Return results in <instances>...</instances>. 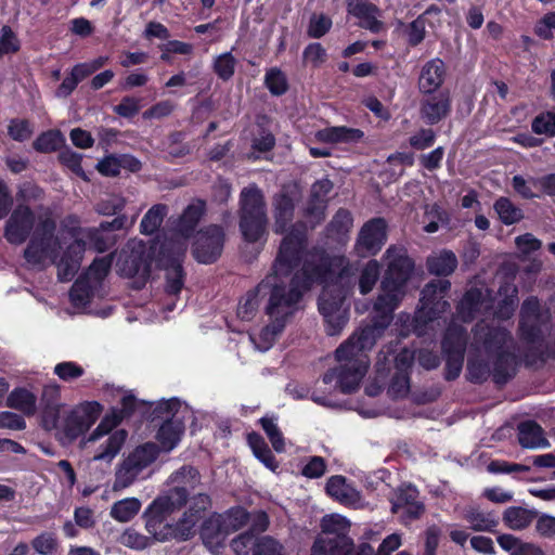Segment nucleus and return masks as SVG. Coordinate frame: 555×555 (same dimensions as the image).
I'll use <instances>...</instances> for the list:
<instances>
[{
    "mask_svg": "<svg viewBox=\"0 0 555 555\" xmlns=\"http://www.w3.org/2000/svg\"><path fill=\"white\" fill-rule=\"evenodd\" d=\"M357 267L345 256L306 253V234L293 230L282 241L271 272L258 285V294H268L266 313L270 323L249 340L261 352L269 350L283 332L287 321L300 309L302 294L314 283L323 285L318 308L326 333L338 335L349 321L345 304L356 286Z\"/></svg>",
    "mask_w": 555,
    "mask_h": 555,
    "instance_id": "obj_1",
    "label": "nucleus"
},
{
    "mask_svg": "<svg viewBox=\"0 0 555 555\" xmlns=\"http://www.w3.org/2000/svg\"><path fill=\"white\" fill-rule=\"evenodd\" d=\"M387 269L380 284V294L373 307V323L358 330L335 351L337 366L323 375V383L332 385L343 393L358 389L367 372L370 360L366 354L377 338L389 325L392 312L405 296L406 282L414 263L403 246L391 245L384 255Z\"/></svg>",
    "mask_w": 555,
    "mask_h": 555,
    "instance_id": "obj_2",
    "label": "nucleus"
},
{
    "mask_svg": "<svg viewBox=\"0 0 555 555\" xmlns=\"http://www.w3.org/2000/svg\"><path fill=\"white\" fill-rule=\"evenodd\" d=\"M79 223L75 216H68L63 224L70 227L65 231L56 232V222L51 217L39 218L24 249L26 263L38 270L50 266L57 268L60 281H70L80 268L85 253V244L76 233Z\"/></svg>",
    "mask_w": 555,
    "mask_h": 555,
    "instance_id": "obj_3",
    "label": "nucleus"
},
{
    "mask_svg": "<svg viewBox=\"0 0 555 555\" xmlns=\"http://www.w3.org/2000/svg\"><path fill=\"white\" fill-rule=\"evenodd\" d=\"M516 348L505 328L489 325L485 320L474 331L468 349L467 372L473 383H481L491 374L496 384L505 383L515 371Z\"/></svg>",
    "mask_w": 555,
    "mask_h": 555,
    "instance_id": "obj_4",
    "label": "nucleus"
},
{
    "mask_svg": "<svg viewBox=\"0 0 555 555\" xmlns=\"http://www.w3.org/2000/svg\"><path fill=\"white\" fill-rule=\"evenodd\" d=\"M188 500L182 492H177L169 487L168 490L159 494L145 509V528L158 541H166L171 537L180 540H186L191 537L192 530L198 517L189 508L182 518L175 525H170L167 518L180 511Z\"/></svg>",
    "mask_w": 555,
    "mask_h": 555,
    "instance_id": "obj_5",
    "label": "nucleus"
},
{
    "mask_svg": "<svg viewBox=\"0 0 555 555\" xmlns=\"http://www.w3.org/2000/svg\"><path fill=\"white\" fill-rule=\"evenodd\" d=\"M518 289L513 282H505L499 288L500 300L494 309L493 299L490 291L481 285L468 289L457 306V319L468 322L488 310H493V317L498 321H505L512 318L517 301Z\"/></svg>",
    "mask_w": 555,
    "mask_h": 555,
    "instance_id": "obj_6",
    "label": "nucleus"
},
{
    "mask_svg": "<svg viewBox=\"0 0 555 555\" xmlns=\"http://www.w3.org/2000/svg\"><path fill=\"white\" fill-rule=\"evenodd\" d=\"M120 423V413L111 411L90 435L81 440V448L91 454V462H99L106 467L111 466L128 438V433L125 429H116Z\"/></svg>",
    "mask_w": 555,
    "mask_h": 555,
    "instance_id": "obj_7",
    "label": "nucleus"
},
{
    "mask_svg": "<svg viewBox=\"0 0 555 555\" xmlns=\"http://www.w3.org/2000/svg\"><path fill=\"white\" fill-rule=\"evenodd\" d=\"M153 414L164 420L157 430L156 439L162 450L166 452H170L179 444L184 433V422L195 417L192 408L178 398L159 400L155 404Z\"/></svg>",
    "mask_w": 555,
    "mask_h": 555,
    "instance_id": "obj_8",
    "label": "nucleus"
},
{
    "mask_svg": "<svg viewBox=\"0 0 555 555\" xmlns=\"http://www.w3.org/2000/svg\"><path fill=\"white\" fill-rule=\"evenodd\" d=\"M414 358V351L408 348H403L396 354L391 347L379 352L376 362L377 376L389 379L387 393L391 398H404L409 393L410 370Z\"/></svg>",
    "mask_w": 555,
    "mask_h": 555,
    "instance_id": "obj_9",
    "label": "nucleus"
},
{
    "mask_svg": "<svg viewBox=\"0 0 555 555\" xmlns=\"http://www.w3.org/2000/svg\"><path fill=\"white\" fill-rule=\"evenodd\" d=\"M240 229L247 242L266 235L267 214L262 192L256 185L244 188L240 195Z\"/></svg>",
    "mask_w": 555,
    "mask_h": 555,
    "instance_id": "obj_10",
    "label": "nucleus"
},
{
    "mask_svg": "<svg viewBox=\"0 0 555 555\" xmlns=\"http://www.w3.org/2000/svg\"><path fill=\"white\" fill-rule=\"evenodd\" d=\"M321 528L323 535L315 539L311 555H349L353 543L348 537L350 521L339 515L332 514L322 518Z\"/></svg>",
    "mask_w": 555,
    "mask_h": 555,
    "instance_id": "obj_11",
    "label": "nucleus"
},
{
    "mask_svg": "<svg viewBox=\"0 0 555 555\" xmlns=\"http://www.w3.org/2000/svg\"><path fill=\"white\" fill-rule=\"evenodd\" d=\"M451 283L447 280H436L428 283L422 291L421 307L413 319V331L418 335L426 334V327H434L440 314L450 308L446 300Z\"/></svg>",
    "mask_w": 555,
    "mask_h": 555,
    "instance_id": "obj_12",
    "label": "nucleus"
},
{
    "mask_svg": "<svg viewBox=\"0 0 555 555\" xmlns=\"http://www.w3.org/2000/svg\"><path fill=\"white\" fill-rule=\"evenodd\" d=\"M150 263L151 255L146 244L131 240L117 255L116 268L120 275L134 279L135 288H141L150 276Z\"/></svg>",
    "mask_w": 555,
    "mask_h": 555,
    "instance_id": "obj_13",
    "label": "nucleus"
},
{
    "mask_svg": "<svg viewBox=\"0 0 555 555\" xmlns=\"http://www.w3.org/2000/svg\"><path fill=\"white\" fill-rule=\"evenodd\" d=\"M111 266V256L96 258L86 273L74 283L69 292V298L75 308L85 309L91 299L99 294Z\"/></svg>",
    "mask_w": 555,
    "mask_h": 555,
    "instance_id": "obj_14",
    "label": "nucleus"
},
{
    "mask_svg": "<svg viewBox=\"0 0 555 555\" xmlns=\"http://www.w3.org/2000/svg\"><path fill=\"white\" fill-rule=\"evenodd\" d=\"M102 411L103 406L96 401H85L70 409L55 425L63 443H70L85 434Z\"/></svg>",
    "mask_w": 555,
    "mask_h": 555,
    "instance_id": "obj_15",
    "label": "nucleus"
},
{
    "mask_svg": "<svg viewBox=\"0 0 555 555\" xmlns=\"http://www.w3.org/2000/svg\"><path fill=\"white\" fill-rule=\"evenodd\" d=\"M157 456L158 448L155 443L147 442L137 447L117 467L113 489L117 491L131 486Z\"/></svg>",
    "mask_w": 555,
    "mask_h": 555,
    "instance_id": "obj_16",
    "label": "nucleus"
},
{
    "mask_svg": "<svg viewBox=\"0 0 555 555\" xmlns=\"http://www.w3.org/2000/svg\"><path fill=\"white\" fill-rule=\"evenodd\" d=\"M551 314L540 308L537 297H529L521 306L519 331L527 343L540 341L550 331Z\"/></svg>",
    "mask_w": 555,
    "mask_h": 555,
    "instance_id": "obj_17",
    "label": "nucleus"
},
{
    "mask_svg": "<svg viewBox=\"0 0 555 555\" xmlns=\"http://www.w3.org/2000/svg\"><path fill=\"white\" fill-rule=\"evenodd\" d=\"M466 334L462 325L452 322L442 339V351L447 358V379L456 378L463 366Z\"/></svg>",
    "mask_w": 555,
    "mask_h": 555,
    "instance_id": "obj_18",
    "label": "nucleus"
},
{
    "mask_svg": "<svg viewBox=\"0 0 555 555\" xmlns=\"http://www.w3.org/2000/svg\"><path fill=\"white\" fill-rule=\"evenodd\" d=\"M37 227L34 211L26 205H17L4 225V238L12 245H22L30 238Z\"/></svg>",
    "mask_w": 555,
    "mask_h": 555,
    "instance_id": "obj_19",
    "label": "nucleus"
},
{
    "mask_svg": "<svg viewBox=\"0 0 555 555\" xmlns=\"http://www.w3.org/2000/svg\"><path fill=\"white\" fill-rule=\"evenodd\" d=\"M387 241V222L383 218H373L365 222L356 241L354 250L359 257L375 256Z\"/></svg>",
    "mask_w": 555,
    "mask_h": 555,
    "instance_id": "obj_20",
    "label": "nucleus"
},
{
    "mask_svg": "<svg viewBox=\"0 0 555 555\" xmlns=\"http://www.w3.org/2000/svg\"><path fill=\"white\" fill-rule=\"evenodd\" d=\"M224 232L219 225H209L201 230L194 243L193 254L198 262L211 263L221 255Z\"/></svg>",
    "mask_w": 555,
    "mask_h": 555,
    "instance_id": "obj_21",
    "label": "nucleus"
},
{
    "mask_svg": "<svg viewBox=\"0 0 555 555\" xmlns=\"http://www.w3.org/2000/svg\"><path fill=\"white\" fill-rule=\"evenodd\" d=\"M391 512L403 524L420 518L424 512V505L420 501L417 489L412 485L399 487L391 498Z\"/></svg>",
    "mask_w": 555,
    "mask_h": 555,
    "instance_id": "obj_22",
    "label": "nucleus"
},
{
    "mask_svg": "<svg viewBox=\"0 0 555 555\" xmlns=\"http://www.w3.org/2000/svg\"><path fill=\"white\" fill-rule=\"evenodd\" d=\"M348 14L358 20V26L373 34L384 30L385 25L382 17V11L367 0H348Z\"/></svg>",
    "mask_w": 555,
    "mask_h": 555,
    "instance_id": "obj_23",
    "label": "nucleus"
},
{
    "mask_svg": "<svg viewBox=\"0 0 555 555\" xmlns=\"http://www.w3.org/2000/svg\"><path fill=\"white\" fill-rule=\"evenodd\" d=\"M332 189L333 183L328 179H321L313 183L306 208V218L311 229L324 220L328 194Z\"/></svg>",
    "mask_w": 555,
    "mask_h": 555,
    "instance_id": "obj_24",
    "label": "nucleus"
},
{
    "mask_svg": "<svg viewBox=\"0 0 555 555\" xmlns=\"http://www.w3.org/2000/svg\"><path fill=\"white\" fill-rule=\"evenodd\" d=\"M125 217H117L112 222H103L99 228L81 230L76 225V233L81 242L88 238L89 245L96 251H104L114 243V237L108 233L111 230H119L124 227Z\"/></svg>",
    "mask_w": 555,
    "mask_h": 555,
    "instance_id": "obj_25",
    "label": "nucleus"
},
{
    "mask_svg": "<svg viewBox=\"0 0 555 555\" xmlns=\"http://www.w3.org/2000/svg\"><path fill=\"white\" fill-rule=\"evenodd\" d=\"M326 493L339 503L351 506H361V495L343 476H332L326 482Z\"/></svg>",
    "mask_w": 555,
    "mask_h": 555,
    "instance_id": "obj_26",
    "label": "nucleus"
},
{
    "mask_svg": "<svg viewBox=\"0 0 555 555\" xmlns=\"http://www.w3.org/2000/svg\"><path fill=\"white\" fill-rule=\"evenodd\" d=\"M363 131L346 126L326 127L314 132L318 142L330 144H354L363 138Z\"/></svg>",
    "mask_w": 555,
    "mask_h": 555,
    "instance_id": "obj_27",
    "label": "nucleus"
},
{
    "mask_svg": "<svg viewBox=\"0 0 555 555\" xmlns=\"http://www.w3.org/2000/svg\"><path fill=\"white\" fill-rule=\"evenodd\" d=\"M451 109V99L447 91L428 98L422 103L421 115L425 122L435 125L448 116Z\"/></svg>",
    "mask_w": 555,
    "mask_h": 555,
    "instance_id": "obj_28",
    "label": "nucleus"
},
{
    "mask_svg": "<svg viewBox=\"0 0 555 555\" xmlns=\"http://www.w3.org/2000/svg\"><path fill=\"white\" fill-rule=\"evenodd\" d=\"M446 77V65L440 59H433L424 64L418 78L420 90L431 93L440 88Z\"/></svg>",
    "mask_w": 555,
    "mask_h": 555,
    "instance_id": "obj_29",
    "label": "nucleus"
},
{
    "mask_svg": "<svg viewBox=\"0 0 555 555\" xmlns=\"http://www.w3.org/2000/svg\"><path fill=\"white\" fill-rule=\"evenodd\" d=\"M201 483V477L192 466H183L168 478L167 485L177 492H182L185 499H189L191 492L195 491Z\"/></svg>",
    "mask_w": 555,
    "mask_h": 555,
    "instance_id": "obj_30",
    "label": "nucleus"
},
{
    "mask_svg": "<svg viewBox=\"0 0 555 555\" xmlns=\"http://www.w3.org/2000/svg\"><path fill=\"white\" fill-rule=\"evenodd\" d=\"M249 520V514L243 507H233L229 509L221 518L219 532L216 535V544L219 545L224 540L225 534L243 528Z\"/></svg>",
    "mask_w": 555,
    "mask_h": 555,
    "instance_id": "obj_31",
    "label": "nucleus"
},
{
    "mask_svg": "<svg viewBox=\"0 0 555 555\" xmlns=\"http://www.w3.org/2000/svg\"><path fill=\"white\" fill-rule=\"evenodd\" d=\"M496 540L500 547L509 555H545L538 544L526 542L509 533L500 534Z\"/></svg>",
    "mask_w": 555,
    "mask_h": 555,
    "instance_id": "obj_32",
    "label": "nucleus"
},
{
    "mask_svg": "<svg viewBox=\"0 0 555 555\" xmlns=\"http://www.w3.org/2000/svg\"><path fill=\"white\" fill-rule=\"evenodd\" d=\"M7 405L31 416L37 411V396L25 387L14 388L7 397Z\"/></svg>",
    "mask_w": 555,
    "mask_h": 555,
    "instance_id": "obj_33",
    "label": "nucleus"
},
{
    "mask_svg": "<svg viewBox=\"0 0 555 555\" xmlns=\"http://www.w3.org/2000/svg\"><path fill=\"white\" fill-rule=\"evenodd\" d=\"M205 211L203 201H193L183 211L177 224L178 233L183 237H190Z\"/></svg>",
    "mask_w": 555,
    "mask_h": 555,
    "instance_id": "obj_34",
    "label": "nucleus"
},
{
    "mask_svg": "<svg viewBox=\"0 0 555 555\" xmlns=\"http://www.w3.org/2000/svg\"><path fill=\"white\" fill-rule=\"evenodd\" d=\"M519 443L527 449H539L548 447L543 429L533 421H527L518 426Z\"/></svg>",
    "mask_w": 555,
    "mask_h": 555,
    "instance_id": "obj_35",
    "label": "nucleus"
},
{
    "mask_svg": "<svg viewBox=\"0 0 555 555\" xmlns=\"http://www.w3.org/2000/svg\"><path fill=\"white\" fill-rule=\"evenodd\" d=\"M295 198L281 192L274 198L275 232L283 233L293 219Z\"/></svg>",
    "mask_w": 555,
    "mask_h": 555,
    "instance_id": "obj_36",
    "label": "nucleus"
},
{
    "mask_svg": "<svg viewBox=\"0 0 555 555\" xmlns=\"http://www.w3.org/2000/svg\"><path fill=\"white\" fill-rule=\"evenodd\" d=\"M457 267L455 254L448 249L434 253L427 258V269L431 274L441 276L451 274Z\"/></svg>",
    "mask_w": 555,
    "mask_h": 555,
    "instance_id": "obj_37",
    "label": "nucleus"
},
{
    "mask_svg": "<svg viewBox=\"0 0 555 555\" xmlns=\"http://www.w3.org/2000/svg\"><path fill=\"white\" fill-rule=\"evenodd\" d=\"M535 513L520 506H511L503 514L504 525L515 531L524 530L534 520Z\"/></svg>",
    "mask_w": 555,
    "mask_h": 555,
    "instance_id": "obj_38",
    "label": "nucleus"
},
{
    "mask_svg": "<svg viewBox=\"0 0 555 555\" xmlns=\"http://www.w3.org/2000/svg\"><path fill=\"white\" fill-rule=\"evenodd\" d=\"M142 503L137 498H126L115 502L109 515L118 522H128L132 520L140 512Z\"/></svg>",
    "mask_w": 555,
    "mask_h": 555,
    "instance_id": "obj_39",
    "label": "nucleus"
},
{
    "mask_svg": "<svg viewBox=\"0 0 555 555\" xmlns=\"http://www.w3.org/2000/svg\"><path fill=\"white\" fill-rule=\"evenodd\" d=\"M464 518L475 531H491L498 525L494 514L482 512L473 506L465 511Z\"/></svg>",
    "mask_w": 555,
    "mask_h": 555,
    "instance_id": "obj_40",
    "label": "nucleus"
},
{
    "mask_svg": "<svg viewBox=\"0 0 555 555\" xmlns=\"http://www.w3.org/2000/svg\"><path fill=\"white\" fill-rule=\"evenodd\" d=\"M352 216L346 209H339L327 225V235L339 242L344 241L352 227Z\"/></svg>",
    "mask_w": 555,
    "mask_h": 555,
    "instance_id": "obj_41",
    "label": "nucleus"
},
{
    "mask_svg": "<svg viewBox=\"0 0 555 555\" xmlns=\"http://www.w3.org/2000/svg\"><path fill=\"white\" fill-rule=\"evenodd\" d=\"M493 208L499 216V219L506 225H512L519 222L524 215L522 210L517 207L509 198L500 197L494 202Z\"/></svg>",
    "mask_w": 555,
    "mask_h": 555,
    "instance_id": "obj_42",
    "label": "nucleus"
},
{
    "mask_svg": "<svg viewBox=\"0 0 555 555\" xmlns=\"http://www.w3.org/2000/svg\"><path fill=\"white\" fill-rule=\"evenodd\" d=\"M167 215V207L162 204L152 206L140 223V231L143 234L150 235L158 230L165 216Z\"/></svg>",
    "mask_w": 555,
    "mask_h": 555,
    "instance_id": "obj_43",
    "label": "nucleus"
},
{
    "mask_svg": "<svg viewBox=\"0 0 555 555\" xmlns=\"http://www.w3.org/2000/svg\"><path fill=\"white\" fill-rule=\"evenodd\" d=\"M380 266L377 260L367 261L360 271L359 291L362 295L369 294L375 286L379 276Z\"/></svg>",
    "mask_w": 555,
    "mask_h": 555,
    "instance_id": "obj_44",
    "label": "nucleus"
},
{
    "mask_svg": "<svg viewBox=\"0 0 555 555\" xmlns=\"http://www.w3.org/2000/svg\"><path fill=\"white\" fill-rule=\"evenodd\" d=\"M260 424L264 430L268 439L270 440L272 448L278 452L282 453L285 451V439L281 429L278 426V420L274 416H264L260 418Z\"/></svg>",
    "mask_w": 555,
    "mask_h": 555,
    "instance_id": "obj_45",
    "label": "nucleus"
},
{
    "mask_svg": "<svg viewBox=\"0 0 555 555\" xmlns=\"http://www.w3.org/2000/svg\"><path fill=\"white\" fill-rule=\"evenodd\" d=\"M65 139L59 130H48L34 142V149L40 153H51L63 145Z\"/></svg>",
    "mask_w": 555,
    "mask_h": 555,
    "instance_id": "obj_46",
    "label": "nucleus"
},
{
    "mask_svg": "<svg viewBox=\"0 0 555 555\" xmlns=\"http://www.w3.org/2000/svg\"><path fill=\"white\" fill-rule=\"evenodd\" d=\"M512 186L514 191L524 198L539 197V181L538 178L516 175L512 179Z\"/></svg>",
    "mask_w": 555,
    "mask_h": 555,
    "instance_id": "obj_47",
    "label": "nucleus"
},
{
    "mask_svg": "<svg viewBox=\"0 0 555 555\" xmlns=\"http://www.w3.org/2000/svg\"><path fill=\"white\" fill-rule=\"evenodd\" d=\"M166 292L169 295H178L184 285V274L179 261H173L166 273Z\"/></svg>",
    "mask_w": 555,
    "mask_h": 555,
    "instance_id": "obj_48",
    "label": "nucleus"
},
{
    "mask_svg": "<svg viewBox=\"0 0 555 555\" xmlns=\"http://www.w3.org/2000/svg\"><path fill=\"white\" fill-rule=\"evenodd\" d=\"M425 218L428 220L424 227V231L427 233H435L439 230L440 225L447 224L449 222V216L447 211L438 205L427 206Z\"/></svg>",
    "mask_w": 555,
    "mask_h": 555,
    "instance_id": "obj_49",
    "label": "nucleus"
},
{
    "mask_svg": "<svg viewBox=\"0 0 555 555\" xmlns=\"http://www.w3.org/2000/svg\"><path fill=\"white\" fill-rule=\"evenodd\" d=\"M236 59L231 52H224L218 55L214 61V70L222 80H229L235 70Z\"/></svg>",
    "mask_w": 555,
    "mask_h": 555,
    "instance_id": "obj_50",
    "label": "nucleus"
},
{
    "mask_svg": "<svg viewBox=\"0 0 555 555\" xmlns=\"http://www.w3.org/2000/svg\"><path fill=\"white\" fill-rule=\"evenodd\" d=\"M532 131L537 134L555 135V108L538 115L531 125Z\"/></svg>",
    "mask_w": 555,
    "mask_h": 555,
    "instance_id": "obj_51",
    "label": "nucleus"
},
{
    "mask_svg": "<svg viewBox=\"0 0 555 555\" xmlns=\"http://www.w3.org/2000/svg\"><path fill=\"white\" fill-rule=\"evenodd\" d=\"M53 373L63 382L69 383L73 382L79 377H81L85 374L83 367L73 361H64L57 363L54 369Z\"/></svg>",
    "mask_w": 555,
    "mask_h": 555,
    "instance_id": "obj_52",
    "label": "nucleus"
},
{
    "mask_svg": "<svg viewBox=\"0 0 555 555\" xmlns=\"http://www.w3.org/2000/svg\"><path fill=\"white\" fill-rule=\"evenodd\" d=\"M31 546L40 555H54L59 543L54 533L42 532L31 541Z\"/></svg>",
    "mask_w": 555,
    "mask_h": 555,
    "instance_id": "obj_53",
    "label": "nucleus"
},
{
    "mask_svg": "<svg viewBox=\"0 0 555 555\" xmlns=\"http://www.w3.org/2000/svg\"><path fill=\"white\" fill-rule=\"evenodd\" d=\"M20 47L21 42L12 28L2 26L0 29V57L17 52Z\"/></svg>",
    "mask_w": 555,
    "mask_h": 555,
    "instance_id": "obj_54",
    "label": "nucleus"
},
{
    "mask_svg": "<svg viewBox=\"0 0 555 555\" xmlns=\"http://www.w3.org/2000/svg\"><path fill=\"white\" fill-rule=\"evenodd\" d=\"M264 82L267 88L274 95H281L287 90L286 77L279 68L268 70Z\"/></svg>",
    "mask_w": 555,
    "mask_h": 555,
    "instance_id": "obj_55",
    "label": "nucleus"
},
{
    "mask_svg": "<svg viewBox=\"0 0 555 555\" xmlns=\"http://www.w3.org/2000/svg\"><path fill=\"white\" fill-rule=\"evenodd\" d=\"M257 541L253 532H245L231 542V547L236 555H249L251 548H256Z\"/></svg>",
    "mask_w": 555,
    "mask_h": 555,
    "instance_id": "obj_56",
    "label": "nucleus"
},
{
    "mask_svg": "<svg viewBox=\"0 0 555 555\" xmlns=\"http://www.w3.org/2000/svg\"><path fill=\"white\" fill-rule=\"evenodd\" d=\"M332 27V20L323 14L310 18L308 35L311 38L323 37Z\"/></svg>",
    "mask_w": 555,
    "mask_h": 555,
    "instance_id": "obj_57",
    "label": "nucleus"
},
{
    "mask_svg": "<svg viewBox=\"0 0 555 555\" xmlns=\"http://www.w3.org/2000/svg\"><path fill=\"white\" fill-rule=\"evenodd\" d=\"M254 555H285L281 543L271 537L258 539Z\"/></svg>",
    "mask_w": 555,
    "mask_h": 555,
    "instance_id": "obj_58",
    "label": "nucleus"
},
{
    "mask_svg": "<svg viewBox=\"0 0 555 555\" xmlns=\"http://www.w3.org/2000/svg\"><path fill=\"white\" fill-rule=\"evenodd\" d=\"M125 206V199L118 195H107L96 205V211L101 215H114Z\"/></svg>",
    "mask_w": 555,
    "mask_h": 555,
    "instance_id": "obj_59",
    "label": "nucleus"
},
{
    "mask_svg": "<svg viewBox=\"0 0 555 555\" xmlns=\"http://www.w3.org/2000/svg\"><path fill=\"white\" fill-rule=\"evenodd\" d=\"M120 543L130 548L143 550L149 545V538L129 528L120 535Z\"/></svg>",
    "mask_w": 555,
    "mask_h": 555,
    "instance_id": "obj_60",
    "label": "nucleus"
},
{
    "mask_svg": "<svg viewBox=\"0 0 555 555\" xmlns=\"http://www.w3.org/2000/svg\"><path fill=\"white\" fill-rule=\"evenodd\" d=\"M116 396L120 400L121 409H112V411L120 413L122 420L134 411L138 400L131 391L125 390L122 388L116 389Z\"/></svg>",
    "mask_w": 555,
    "mask_h": 555,
    "instance_id": "obj_61",
    "label": "nucleus"
},
{
    "mask_svg": "<svg viewBox=\"0 0 555 555\" xmlns=\"http://www.w3.org/2000/svg\"><path fill=\"white\" fill-rule=\"evenodd\" d=\"M304 59L306 62L312 64V66L318 67L325 62L326 51L321 43L313 42L305 48Z\"/></svg>",
    "mask_w": 555,
    "mask_h": 555,
    "instance_id": "obj_62",
    "label": "nucleus"
},
{
    "mask_svg": "<svg viewBox=\"0 0 555 555\" xmlns=\"http://www.w3.org/2000/svg\"><path fill=\"white\" fill-rule=\"evenodd\" d=\"M60 160L73 172L86 179L83 169L81 167V155L70 150L63 151L60 154Z\"/></svg>",
    "mask_w": 555,
    "mask_h": 555,
    "instance_id": "obj_63",
    "label": "nucleus"
},
{
    "mask_svg": "<svg viewBox=\"0 0 555 555\" xmlns=\"http://www.w3.org/2000/svg\"><path fill=\"white\" fill-rule=\"evenodd\" d=\"M555 29V12L545 14L535 25V34L542 39H550Z\"/></svg>",
    "mask_w": 555,
    "mask_h": 555,
    "instance_id": "obj_64",
    "label": "nucleus"
}]
</instances>
